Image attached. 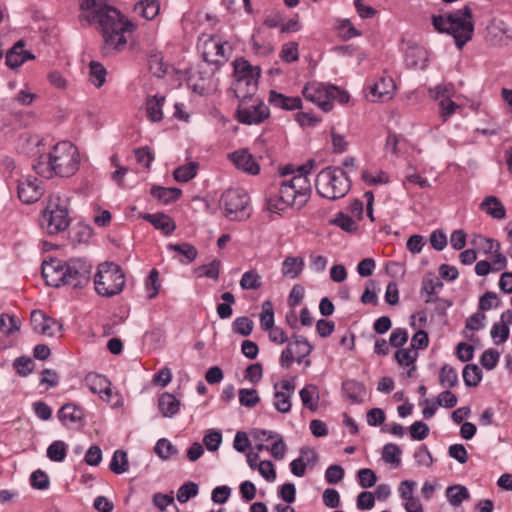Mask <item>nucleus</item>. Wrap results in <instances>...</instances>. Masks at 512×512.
<instances>
[{"mask_svg":"<svg viewBox=\"0 0 512 512\" xmlns=\"http://www.w3.org/2000/svg\"><path fill=\"white\" fill-rule=\"evenodd\" d=\"M81 9V16L100 31L106 51L121 50L126 46L125 34L133 25L120 11L97 0H82Z\"/></svg>","mask_w":512,"mask_h":512,"instance_id":"nucleus-1","label":"nucleus"},{"mask_svg":"<svg viewBox=\"0 0 512 512\" xmlns=\"http://www.w3.org/2000/svg\"><path fill=\"white\" fill-rule=\"evenodd\" d=\"M80 166L77 147L69 141L55 144L47 154L40 155L33 164L34 171L41 177H71Z\"/></svg>","mask_w":512,"mask_h":512,"instance_id":"nucleus-2","label":"nucleus"},{"mask_svg":"<svg viewBox=\"0 0 512 512\" xmlns=\"http://www.w3.org/2000/svg\"><path fill=\"white\" fill-rule=\"evenodd\" d=\"M432 20L435 29L451 34L459 48L472 38L474 26L471 21V9L468 6L446 15L433 16Z\"/></svg>","mask_w":512,"mask_h":512,"instance_id":"nucleus-3","label":"nucleus"},{"mask_svg":"<svg viewBox=\"0 0 512 512\" xmlns=\"http://www.w3.org/2000/svg\"><path fill=\"white\" fill-rule=\"evenodd\" d=\"M70 222L68 199L58 194L50 195L40 215L41 229L48 235H56L65 231Z\"/></svg>","mask_w":512,"mask_h":512,"instance_id":"nucleus-4","label":"nucleus"},{"mask_svg":"<svg viewBox=\"0 0 512 512\" xmlns=\"http://www.w3.org/2000/svg\"><path fill=\"white\" fill-rule=\"evenodd\" d=\"M290 186L282 182L277 194L270 195L266 200V208L271 213H280L288 207L301 209L307 201L308 185L304 180L297 179Z\"/></svg>","mask_w":512,"mask_h":512,"instance_id":"nucleus-5","label":"nucleus"},{"mask_svg":"<svg viewBox=\"0 0 512 512\" xmlns=\"http://www.w3.org/2000/svg\"><path fill=\"white\" fill-rule=\"evenodd\" d=\"M315 187L321 197L337 200L350 191L351 181L342 169L326 167L317 174Z\"/></svg>","mask_w":512,"mask_h":512,"instance_id":"nucleus-6","label":"nucleus"},{"mask_svg":"<svg viewBox=\"0 0 512 512\" xmlns=\"http://www.w3.org/2000/svg\"><path fill=\"white\" fill-rule=\"evenodd\" d=\"M126 283L125 274L121 267L113 262H104L98 265L94 276L95 291L103 297H112L119 294Z\"/></svg>","mask_w":512,"mask_h":512,"instance_id":"nucleus-7","label":"nucleus"},{"mask_svg":"<svg viewBox=\"0 0 512 512\" xmlns=\"http://www.w3.org/2000/svg\"><path fill=\"white\" fill-rule=\"evenodd\" d=\"M250 202L249 195L243 189H229L225 191L220 199V205L225 211V215L230 220H243L250 216L247 210Z\"/></svg>","mask_w":512,"mask_h":512,"instance_id":"nucleus-8","label":"nucleus"},{"mask_svg":"<svg viewBox=\"0 0 512 512\" xmlns=\"http://www.w3.org/2000/svg\"><path fill=\"white\" fill-rule=\"evenodd\" d=\"M334 85L324 84L317 81L308 82L302 89L304 98L317 105L324 112L333 109V92Z\"/></svg>","mask_w":512,"mask_h":512,"instance_id":"nucleus-9","label":"nucleus"},{"mask_svg":"<svg viewBox=\"0 0 512 512\" xmlns=\"http://www.w3.org/2000/svg\"><path fill=\"white\" fill-rule=\"evenodd\" d=\"M198 46L202 50L203 59L210 63L225 62L231 49L228 43L221 42L220 39L211 35H202Z\"/></svg>","mask_w":512,"mask_h":512,"instance_id":"nucleus-10","label":"nucleus"},{"mask_svg":"<svg viewBox=\"0 0 512 512\" xmlns=\"http://www.w3.org/2000/svg\"><path fill=\"white\" fill-rule=\"evenodd\" d=\"M65 271L64 285L81 288L90 281L91 265L84 260H70L67 262V269Z\"/></svg>","mask_w":512,"mask_h":512,"instance_id":"nucleus-11","label":"nucleus"},{"mask_svg":"<svg viewBox=\"0 0 512 512\" xmlns=\"http://www.w3.org/2000/svg\"><path fill=\"white\" fill-rule=\"evenodd\" d=\"M295 388L296 386L293 380H281L273 385V406L278 412L286 414L291 411V398L295 392Z\"/></svg>","mask_w":512,"mask_h":512,"instance_id":"nucleus-12","label":"nucleus"},{"mask_svg":"<svg viewBox=\"0 0 512 512\" xmlns=\"http://www.w3.org/2000/svg\"><path fill=\"white\" fill-rule=\"evenodd\" d=\"M32 329L44 336L54 337L60 334L62 324L56 319L47 316L41 310H33L30 316Z\"/></svg>","mask_w":512,"mask_h":512,"instance_id":"nucleus-13","label":"nucleus"},{"mask_svg":"<svg viewBox=\"0 0 512 512\" xmlns=\"http://www.w3.org/2000/svg\"><path fill=\"white\" fill-rule=\"evenodd\" d=\"M269 114L268 107L260 101H255L250 106H245V102H241L237 109L239 122L247 125L259 124L267 119Z\"/></svg>","mask_w":512,"mask_h":512,"instance_id":"nucleus-14","label":"nucleus"},{"mask_svg":"<svg viewBox=\"0 0 512 512\" xmlns=\"http://www.w3.org/2000/svg\"><path fill=\"white\" fill-rule=\"evenodd\" d=\"M18 198L25 204L38 201L44 193V188L36 177L25 176L18 181Z\"/></svg>","mask_w":512,"mask_h":512,"instance_id":"nucleus-15","label":"nucleus"},{"mask_svg":"<svg viewBox=\"0 0 512 512\" xmlns=\"http://www.w3.org/2000/svg\"><path fill=\"white\" fill-rule=\"evenodd\" d=\"M67 263L58 259H51L42 263V276L47 285L58 288L64 285Z\"/></svg>","mask_w":512,"mask_h":512,"instance_id":"nucleus-16","label":"nucleus"},{"mask_svg":"<svg viewBox=\"0 0 512 512\" xmlns=\"http://www.w3.org/2000/svg\"><path fill=\"white\" fill-rule=\"evenodd\" d=\"M369 89L368 100L385 102L393 98L396 86L391 77L382 76Z\"/></svg>","mask_w":512,"mask_h":512,"instance_id":"nucleus-17","label":"nucleus"},{"mask_svg":"<svg viewBox=\"0 0 512 512\" xmlns=\"http://www.w3.org/2000/svg\"><path fill=\"white\" fill-rule=\"evenodd\" d=\"M258 77L259 76L251 74L249 76H238V78H235L232 89L240 103L251 99L257 92Z\"/></svg>","mask_w":512,"mask_h":512,"instance_id":"nucleus-18","label":"nucleus"},{"mask_svg":"<svg viewBox=\"0 0 512 512\" xmlns=\"http://www.w3.org/2000/svg\"><path fill=\"white\" fill-rule=\"evenodd\" d=\"M84 384L93 394H98L101 399L107 402L110 401L112 395L111 382L105 376L89 373L84 379Z\"/></svg>","mask_w":512,"mask_h":512,"instance_id":"nucleus-19","label":"nucleus"},{"mask_svg":"<svg viewBox=\"0 0 512 512\" xmlns=\"http://www.w3.org/2000/svg\"><path fill=\"white\" fill-rule=\"evenodd\" d=\"M229 158L237 169L245 173L256 175L260 171L259 164L246 149H240L232 152L229 154Z\"/></svg>","mask_w":512,"mask_h":512,"instance_id":"nucleus-20","label":"nucleus"},{"mask_svg":"<svg viewBox=\"0 0 512 512\" xmlns=\"http://www.w3.org/2000/svg\"><path fill=\"white\" fill-rule=\"evenodd\" d=\"M57 416L64 426L71 427L82 422L84 411L73 403H67L58 410Z\"/></svg>","mask_w":512,"mask_h":512,"instance_id":"nucleus-21","label":"nucleus"},{"mask_svg":"<svg viewBox=\"0 0 512 512\" xmlns=\"http://www.w3.org/2000/svg\"><path fill=\"white\" fill-rule=\"evenodd\" d=\"M268 101L274 107L287 111L300 109L302 107V100L300 97H289L274 90L270 91Z\"/></svg>","mask_w":512,"mask_h":512,"instance_id":"nucleus-22","label":"nucleus"},{"mask_svg":"<svg viewBox=\"0 0 512 512\" xmlns=\"http://www.w3.org/2000/svg\"><path fill=\"white\" fill-rule=\"evenodd\" d=\"M34 55L24 51V44L22 41H18L14 46L7 52L5 60L8 67L16 69L20 67L26 60L33 59Z\"/></svg>","mask_w":512,"mask_h":512,"instance_id":"nucleus-23","label":"nucleus"},{"mask_svg":"<svg viewBox=\"0 0 512 512\" xmlns=\"http://www.w3.org/2000/svg\"><path fill=\"white\" fill-rule=\"evenodd\" d=\"M181 402L173 394L164 392L159 396L158 408L163 417L173 418L180 410Z\"/></svg>","mask_w":512,"mask_h":512,"instance_id":"nucleus-24","label":"nucleus"},{"mask_svg":"<svg viewBox=\"0 0 512 512\" xmlns=\"http://www.w3.org/2000/svg\"><path fill=\"white\" fill-rule=\"evenodd\" d=\"M418 358V352L411 348H400L395 353V360L399 366L408 368L407 376L412 377L416 370L415 361Z\"/></svg>","mask_w":512,"mask_h":512,"instance_id":"nucleus-25","label":"nucleus"},{"mask_svg":"<svg viewBox=\"0 0 512 512\" xmlns=\"http://www.w3.org/2000/svg\"><path fill=\"white\" fill-rule=\"evenodd\" d=\"M143 219L150 222L156 229L163 231L166 235L171 234L176 228L173 219L164 213L145 214Z\"/></svg>","mask_w":512,"mask_h":512,"instance_id":"nucleus-26","label":"nucleus"},{"mask_svg":"<svg viewBox=\"0 0 512 512\" xmlns=\"http://www.w3.org/2000/svg\"><path fill=\"white\" fill-rule=\"evenodd\" d=\"M342 390L345 397L352 403L356 404L361 403L366 394L364 384L356 380H347L343 382Z\"/></svg>","mask_w":512,"mask_h":512,"instance_id":"nucleus-27","label":"nucleus"},{"mask_svg":"<svg viewBox=\"0 0 512 512\" xmlns=\"http://www.w3.org/2000/svg\"><path fill=\"white\" fill-rule=\"evenodd\" d=\"M165 97L161 95L149 96L146 99V113L150 121L160 122L163 119V105Z\"/></svg>","mask_w":512,"mask_h":512,"instance_id":"nucleus-28","label":"nucleus"},{"mask_svg":"<svg viewBox=\"0 0 512 512\" xmlns=\"http://www.w3.org/2000/svg\"><path fill=\"white\" fill-rule=\"evenodd\" d=\"M304 260L302 257H286L282 262L281 273L283 277L296 279L303 271Z\"/></svg>","mask_w":512,"mask_h":512,"instance_id":"nucleus-29","label":"nucleus"},{"mask_svg":"<svg viewBox=\"0 0 512 512\" xmlns=\"http://www.w3.org/2000/svg\"><path fill=\"white\" fill-rule=\"evenodd\" d=\"M181 194L182 191L176 187L153 186L151 188V195L165 205L177 201Z\"/></svg>","mask_w":512,"mask_h":512,"instance_id":"nucleus-30","label":"nucleus"},{"mask_svg":"<svg viewBox=\"0 0 512 512\" xmlns=\"http://www.w3.org/2000/svg\"><path fill=\"white\" fill-rule=\"evenodd\" d=\"M480 208L495 219H503L506 210L503 204L494 196H487L480 204Z\"/></svg>","mask_w":512,"mask_h":512,"instance_id":"nucleus-31","label":"nucleus"},{"mask_svg":"<svg viewBox=\"0 0 512 512\" xmlns=\"http://www.w3.org/2000/svg\"><path fill=\"white\" fill-rule=\"evenodd\" d=\"M507 32V24L498 18H493L486 27V37L492 42L501 41Z\"/></svg>","mask_w":512,"mask_h":512,"instance_id":"nucleus-32","label":"nucleus"},{"mask_svg":"<svg viewBox=\"0 0 512 512\" xmlns=\"http://www.w3.org/2000/svg\"><path fill=\"white\" fill-rule=\"evenodd\" d=\"M291 339L292 341H290V343H292V346H295V360L301 364L303 360L312 352L313 347L304 336L294 334Z\"/></svg>","mask_w":512,"mask_h":512,"instance_id":"nucleus-33","label":"nucleus"},{"mask_svg":"<svg viewBox=\"0 0 512 512\" xmlns=\"http://www.w3.org/2000/svg\"><path fill=\"white\" fill-rule=\"evenodd\" d=\"M134 10L146 20H152L158 15L160 4L157 0H143L135 5Z\"/></svg>","mask_w":512,"mask_h":512,"instance_id":"nucleus-34","label":"nucleus"},{"mask_svg":"<svg viewBox=\"0 0 512 512\" xmlns=\"http://www.w3.org/2000/svg\"><path fill=\"white\" fill-rule=\"evenodd\" d=\"M299 396L305 407L312 411L318 408L319 393L315 385L309 384L303 387L299 392Z\"/></svg>","mask_w":512,"mask_h":512,"instance_id":"nucleus-35","label":"nucleus"},{"mask_svg":"<svg viewBox=\"0 0 512 512\" xmlns=\"http://www.w3.org/2000/svg\"><path fill=\"white\" fill-rule=\"evenodd\" d=\"M446 496L449 503L454 507L460 506L463 501L470 498L468 489L460 484L449 486L446 489Z\"/></svg>","mask_w":512,"mask_h":512,"instance_id":"nucleus-36","label":"nucleus"},{"mask_svg":"<svg viewBox=\"0 0 512 512\" xmlns=\"http://www.w3.org/2000/svg\"><path fill=\"white\" fill-rule=\"evenodd\" d=\"M313 164H314V161L313 160H309L307 163H305V164H303L301 166H298L297 169L294 172L295 173L294 176L290 180L283 181V183L292 186V185H294L293 182L296 181L297 179L304 180L305 183L308 185L307 201L309 200L311 192H312L311 184H310V181L307 178V175L310 174V172L312 171Z\"/></svg>","mask_w":512,"mask_h":512,"instance_id":"nucleus-37","label":"nucleus"},{"mask_svg":"<svg viewBox=\"0 0 512 512\" xmlns=\"http://www.w3.org/2000/svg\"><path fill=\"white\" fill-rule=\"evenodd\" d=\"M21 327V321L16 316L9 314V313H3L0 316V331L5 336H10L11 334L17 332L20 330Z\"/></svg>","mask_w":512,"mask_h":512,"instance_id":"nucleus-38","label":"nucleus"},{"mask_svg":"<svg viewBox=\"0 0 512 512\" xmlns=\"http://www.w3.org/2000/svg\"><path fill=\"white\" fill-rule=\"evenodd\" d=\"M198 166L197 162H189L188 164L179 166L173 172L174 179L182 183L190 181L196 176Z\"/></svg>","mask_w":512,"mask_h":512,"instance_id":"nucleus-39","label":"nucleus"},{"mask_svg":"<svg viewBox=\"0 0 512 512\" xmlns=\"http://www.w3.org/2000/svg\"><path fill=\"white\" fill-rule=\"evenodd\" d=\"M106 74V69L101 63L97 61L90 62L89 80L96 88H100L103 86L106 80Z\"/></svg>","mask_w":512,"mask_h":512,"instance_id":"nucleus-40","label":"nucleus"},{"mask_svg":"<svg viewBox=\"0 0 512 512\" xmlns=\"http://www.w3.org/2000/svg\"><path fill=\"white\" fill-rule=\"evenodd\" d=\"M426 60V52L421 48L411 47L406 52V64L409 67L423 69Z\"/></svg>","mask_w":512,"mask_h":512,"instance_id":"nucleus-41","label":"nucleus"},{"mask_svg":"<svg viewBox=\"0 0 512 512\" xmlns=\"http://www.w3.org/2000/svg\"><path fill=\"white\" fill-rule=\"evenodd\" d=\"M221 262L214 259L208 264L197 267L194 272L197 278L207 277L213 280H218L220 274Z\"/></svg>","mask_w":512,"mask_h":512,"instance_id":"nucleus-42","label":"nucleus"},{"mask_svg":"<svg viewBox=\"0 0 512 512\" xmlns=\"http://www.w3.org/2000/svg\"><path fill=\"white\" fill-rule=\"evenodd\" d=\"M462 376L466 386L476 387L482 380V371L476 364H468L464 367Z\"/></svg>","mask_w":512,"mask_h":512,"instance_id":"nucleus-43","label":"nucleus"},{"mask_svg":"<svg viewBox=\"0 0 512 512\" xmlns=\"http://www.w3.org/2000/svg\"><path fill=\"white\" fill-rule=\"evenodd\" d=\"M439 383L446 388H453L458 383V374L449 364H444L439 373Z\"/></svg>","mask_w":512,"mask_h":512,"instance_id":"nucleus-44","label":"nucleus"},{"mask_svg":"<svg viewBox=\"0 0 512 512\" xmlns=\"http://www.w3.org/2000/svg\"><path fill=\"white\" fill-rule=\"evenodd\" d=\"M110 470L115 474H122L129 468L127 454L123 450H116L109 464Z\"/></svg>","mask_w":512,"mask_h":512,"instance_id":"nucleus-45","label":"nucleus"},{"mask_svg":"<svg viewBox=\"0 0 512 512\" xmlns=\"http://www.w3.org/2000/svg\"><path fill=\"white\" fill-rule=\"evenodd\" d=\"M168 248L184 256L185 260H181L182 263H191L198 254L197 249L189 243L169 244Z\"/></svg>","mask_w":512,"mask_h":512,"instance_id":"nucleus-46","label":"nucleus"},{"mask_svg":"<svg viewBox=\"0 0 512 512\" xmlns=\"http://www.w3.org/2000/svg\"><path fill=\"white\" fill-rule=\"evenodd\" d=\"M262 286L261 276L254 270L246 271L240 280V287L244 290H257Z\"/></svg>","mask_w":512,"mask_h":512,"instance_id":"nucleus-47","label":"nucleus"},{"mask_svg":"<svg viewBox=\"0 0 512 512\" xmlns=\"http://www.w3.org/2000/svg\"><path fill=\"white\" fill-rule=\"evenodd\" d=\"M67 455V445L64 441H54L47 448V457L51 461L62 462Z\"/></svg>","mask_w":512,"mask_h":512,"instance_id":"nucleus-48","label":"nucleus"},{"mask_svg":"<svg viewBox=\"0 0 512 512\" xmlns=\"http://www.w3.org/2000/svg\"><path fill=\"white\" fill-rule=\"evenodd\" d=\"M401 454L402 451L398 445L388 443L383 447L382 459L384 460L385 463L398 466L401 462Z\"/></svg>","mask_w":512,"mask_h":512,"instance_id":"nucleus-49","label":"nucleus"},{"mask_svg":"<svg viewBox=\"0 0 512 512\" xmlns=\"http://www.w3.org/2000/svg\"><path fill=\"white\" fill-rule=\"evenodd\" d=\"M221 299L223 303L217 306V314L220 319H227L232 315V305L235 303V297L231 292H224Z\"/></svg>","mask_w":512,"mask_h":512,"instance_id":"nucleus-50","label":"nucleus"},{"mask_svg":"<svg viewBox=\"0 0 512 512\" xmlns=\"http://www.w3.org/2000/svg\"><path fill=\"white\" fill-rule=\"evenodd\" d=\"M159 272L153 268L145 282V290L147 292V298L153 299L157 296L160 289Z\"/></svg>","mask_w":512,"mask_h":512,"instance_id":"nucleus-51","label":"nucleus"},{"mask_svg":"<svg viewBox=\"0 0 512 512\" xmlns=\"http://www.w3.org/2000/svg\"><path fill=\"white\" fill-rule=\"evenodd\" d=\"M262 308L263 310L260 314V326L264 331H268L275 326L272 303L270 301H265Z\"/></svg>","mask_w":512,"mask_h":512,"instance_id":"nucleus-52","label":"nucleus"},{"mask_svg":"<svg viewBox=\"0 0 512 512\" xmlns=\"http://www.w3.org/2000/svg\"><path fill=\"white\" fill-rule=\"evenodd\" d=\"M239 402L242 406L253 408L260 402V397L256 389L242 388L238 392Z\"/></svg>","mask_w":512,"mask_h":512,"instance_id":"nucleus-53","label":"nucleus"},{"mask_svg":"<svg viewBox=\"0 0 512 512\" xmlns=\"http://www.w3.org/2000/svg\"><path fill=\"white\" fill-rule=\"evenodd\" d=\"M154 451L164 460L169 459L177 453L176 447L166 438H161L157 441Z\"/></svg>","mask_w":512,"mask_h":512,"instance_id":"nucleus-54","label":"nucleus"},{"mask_svg":"<svg viewBox=\"0 0 512 512\" xmlns=\"http://www.w3.org/2000/svg\"><path fill=\"white\" fill-rule=\"evenodd\" d=\"M199 487L195 482H186L181 485L177 491V500L180 503H186L189 499L197 496Z\"/></svg>","mask_w":512,"mask_h":512,"instance_id":"nucleus-55","label":"nucleus"},{"mask_svg":"<svg viewBox=\"0 0 512 512\" xmlns=\"http://www.w3.org/2000/svg\"><path fill=\"white\" fill-rule=\"evenodd\" d=\"M259 76L260 69L258 67L251 66L248 61L244 59H238L234 62V75L235 78L238 76H249V75Z\"/></svg>","mask_w":512,"mask_h":512,"instance_id":"nucleus-56","label":"nucleus"},{"mask_svg":"<svg viewBox=\"0 0 512 512\" xmlns=\"http://www.w3.org/2000/svg\"><path fill=\"white\" fill-rule=\"evenodd\" d=\"M254 327V323L248 317H238L233 321L232 329L234 333L242 336H248L251 334Z\"/></svg>","mask_w":512,"mask_h":512,"instance_id":"nucleus-57","label":"nucleus"},{"mask_svg":"<svg viewBox=\"0 0 512 512\" xmlns=\"http://www.w3.org/2000/svg\"><path fill=\"white\" fill-rule=\"evenodd\" d=\"M221 442L222 434L218 430L209 429L203 437V443L209 451L218 450Z\"/></svg>","mask_w":512,"mask_h":512,"instance_id":"nucleus-58","label":"nucleus"},{"mask_svg":"<svg viewBox=\"0 0 512 512\" xmlns=\"http://www.w3.org/2000/svg\"><path fill=\"white\" fill-rule=\"evenodd\" d=\"M429 426L422 422L416 421L409 427V434L412 440L421 441L428 437Z\"/></svg>","mask_w":512,"mask_h":512,"instance_id":"nucleus-59","label":"nucleus"},{"mask_svg":"<svg viewBox=\"0 0 512 512\" xmlns=\"http://www.w3.org/2000/svg\"><path fill=\"white\" fill-rule=\"evenodd\" d=\"M509 327L507 324L494 323L490 335L496 345L504 343L509 337Z\"/></svg>","mask_w":512,"mask_h":512,"instance_id":"nucleus-60","label":"nucleus"},{"mask_svg":"<svg viewBox=\"0 0 512 512\" xmlns=\"http://www.w3.org/2000/svg\"><path fill=\"white\" fill-rule=\"evenodd\" d=\"M499 358L500 354L498 351L494 349H487L482 353L480 363L485 369L492 370L497 366Z\"/></svg>","mask_w":512,"mask_h":512,"instance_id":"nucleus-61","label":"nucleus"},{"mask_svg":"<svg viewBox=\"0 0 512 512\" xmlns=\"http://www.w3.org/2000/svg\"><path fill=\"white\" fill-rule=\"evenodd\" d=\"M460 106L453 102L449 97H444L439 101L440 116L443 121H447Z\"/></svg>","mask_w":512,"mask_h":512,"instance_id":"nucleus-62","label":"nucleus"},{"mask_svg":"<svg viewBox=\"0 0 512 512\" xmlns=\"http://www.w3.org/2000/svg\"><path fill=\"white\" fill-rule=\"evenodd\" d=\"M150 72L155 77H163L166 74V65L163 63L162 58L158 55H152L148 59Z\"/></svg>","mask_w":512,"mask_h":512,"instance_id":"nucleus-63","label":"nucleus"},{"mask_svg":"<svg viewBox=\"0 0 512 512\" xmlns=\"http://www.w3.org/2000/svg\"><path fill=\"white\" fill-rule=\"evenodd\" d=\"M14 368L21 376H27L33 371V361L29 357H18L14 360Z\"/></svg>","mask_w":512,"mask_h":512,"instance_id":"nucleus-64","label":"nucleus"}]
</instances>
